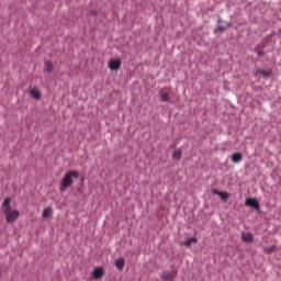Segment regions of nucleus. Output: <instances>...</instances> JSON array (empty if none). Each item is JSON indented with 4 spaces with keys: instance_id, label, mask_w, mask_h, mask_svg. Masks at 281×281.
<instances>
[{
    "instance_id": "obj_15",
    "label": "nucleus",
    "mask_w": 281,
    "mask_h": 281,
    "mask_svg": "<svg viewBox=\"0 0 281 281\" xmlns=\"http://www.w3.org/2000/svg\"><path fill=\"white\" fill-rule=\"evenodd\" d=\"M160 100H161V102H170V94H168V92H164L160 95Z\"/></svg>"
},
{
    "instance_id": "obj_18",
    "label": "nucleus",
    "mask_w": 281,
    "mask_h": 281,
    "mask_svg": "<svg viewBox=\"0 0 281 281\" xmlns=\"http://www.w3.org/2000/svg\"><path fill=\"white\" fill-rule=\"evenodd\" d=\"M218 196H221L223 201H227V199H229V193L221 191V193H218Z\"/></svg>"
},
{
    "instance_id": "obj_5",
    "label": "nucleus",
    "mask_w": 281,
    "mask_h": 281,
    "mask_svg": "<svg viewBox=\"0 0 281 281\" xmlns=\"http://www.w3.org/2000/svg\"><path fill=\"white\" fill-rule=\"evenodd\" d=\"M246 205L248 207H254L255 210H260V204L258 203V200L254 198L246 199Z\"/></svg>"
},
{
    "instance_id": "obj_8",
    "label": "nucleus",
    "mask_w": 281,
    "mask_h": 281,
    "mask_svg": "<svg viewBox=\"0 0 281 281\" xmlns=\"http://www.w3.org/2000/svg\"><path fill=\"white\" fill-rule=\"evenodd\" d=\"M241 240L244 243H254V235L251 233H243Z\"/></svg>"
},
{
    "instance_id": "obj_10",
    "label": "nucleus",
    "mask_w": 281,
    "mask_h": 281,
    "mask_svg": "<svg viewBox=\"0 0 281 281\" xmlns=\"http://www.w3.org/2000/svg\"><path fill=\"white\" fill-rule=\"evenodd\" d=\"M271 74H272L271 70H265V69L256 70V76H263V78H269V76H271Z\"/></svg>"
},
{
    "instance_id": "obj_7",
    "label": "nucleus",
    "mask_w": 281,
    "mask_h": 281,
    "mask_svg": "<svg viewBox=\"0 0 281 281\" xmlns=\"http://www.w3.org/2000/svg\"><path fill=\"white\" fill-rule=\"evenodd\" d=\"M231 159H232L233 164H240V161H243V154L235 153L231 156Z\"/></svg>"
},
{
    "instance_id": "obj_3",
    "label": "nucleus",
    "mask_w": 281,
    "mask_h": 281,
    "mask_svg": "<svg viewBox=\"0 0 281 281\" xmlns=\"http://www.w3.org/2000/svg\"><path fill=\"white\" fill-rule=\"evenodd\" d=\"M108 67L111 69V71H120V67H122V60L111 59L108 64Z\"/></svg>"
},
{
    "instance_id": "obj_11",
    "label": "nucleus",
    "mask_w": 281,
    "mask_h": 281,
    "mask_svg": "<svg viewBox=\"0 0 281 281\" xmlns=\"http://www.w3.org/2000/svg\"><path fill=\"white\" fill-rule=\"evenodd\" d=\"M30 95L34 98V100L41 99V90L37 88H33L30 90Z\"/></svg>"
},
{
    "instance_id": "obj_16",
    "label": "nucleus",
    "mask_w": 281,
    "mask_h": 281,
    "mask_svg": "<svg viewBox=\"0 0 281 281\" xmlns=\"http://www.w3.org/2000/svg\"><path fill=\"white\" fill-rule=\"evenodd\" d=\"M161 279L162 280H175V277L170 272H165L164 274H161Z\"/></svg>"
},
{
    "instance_id": "obj_20",
    "label": "nucleus",
    "mask_w": 281,
    "mask_h": 281,
    "mask_svg": "<svg viewBox=\"0 0 281 281\" xmlns=\"http://www.w3.org/2000/svg\"><path fill=\"white\" fill-rule=\"evenodd\" d=\"M266 251L269 254V252H271V249H269V250H266Z\"/></svg>"
},
{
    "instance_id": "obj_12",
    "label": "nucleus",
    "mask_w": 281,
    "mask_h": 281,
    "mask_svg": "<svg viewBox=\"0 0 281 281\" xmlns=\"http://www.w3.org/2000/svg\"><path fill=\"white\" fill-rule=\"evenodd\" d=\"M114 265L119 271H122L124 269V258H119L114 261Z\"/></svg>"
},
{
    "instance_id": "obj_19",
    "label": "nucleus",
    "mask_w": 281,
    "mask_h": 281,
    "mask_svg": "<svg viewBox=\"0 0 281 281\" xmlns=\"http://www.w3.org/2000/svg\"><path fill=\"white\" fill-rule=\"evenodd\" d=\"M213 194H216L218 196V194H221V191L213 190Z\"/></svg>"
},
{
    "instance_id": "obj_13",
    "label": "nucleus",
    "mask_w": 281,
    "mask_h": 281,
    "mask_svg": "<svg viewBox=\"0 0 281 281\" xmlns=\"http://www.w3.org/2000/svg\"><path fill=\"white\" fill-rule=\"evenodd\" d=\"M44 66H45V71L47 74H52V71H54V64H52V61H45Z\"/></svg>"
},
{
    "instance_id": "obj_14",
    "label": "nucleus",
    "mask_w": 281,
    "mask_h": 281,
    "mask_svg": "<svg viewBox=\"0 0 281 281\" xmlns=\"http://www.w3.org/2000/svg\"><path fill=\"white\" fill-rule=\"evenodd\" d=\"M192 243H198L196 237H189L184 240V245L186 247H190V245H192Z\"/></svg>"
},
{
    "instance_id": "obj_2",
    "label": "nucleus",
    "mask_w": 281,
    "mask_h": 281,
    "mask_svg": "<svg viewBox=\"0 0 281 281\" xmlns=\"http://www.w3.org/2000/svg\"><path fill=\"white\" fill-rule=\"evenodd\" d=\"M80 175L78 171H68L64 175L61 182L59 184V191L65 192L67 188H71L74 186V179H78Z\"/></svg>"
},
{
    "instance_id": "obj_4",
    "label": "nucleus",
    "mask_w": 281,
    "mask_h": 281,
    "mask_svg": "<svg viewBox=\"0 0 281 281\" xmlns=\"http://www.w3.org/2000/svg\"><path fill=\"white\" fill-rule=\"evenodd\" d=\"M93 280H102L104 278V269L102 267H97L92 271Z\"/></svg>"
},
{
    "instance_id": "obj_1",
    "label": "nucleus",
    "mask_w": 281,
    "mask_h": 281,
    "mask_svg": "<svg viewBox=\"0 0 281 281\" xmlns=\"http://www.w3.org/2000/svg\"><path fill=\"white\" fill-rule=\"evenodd\" d=\"M11 203V198H7L2 203V212L5 214L7 223H15L19 216H21V212H19V210H12V206H10Z\"/></svg>"
},
{
    "instance_id": "obj_17",
    "label": "nucleus",
    "mask_w": 281,
    "mask_h": 281,
    "mask_svg": "<svg viewBox=\"0 0 281 281\" xmlns=\"http://www.w3.org/2000/svg\"><path fill=\"white\" fill-rule=\"evenodd\" d=\"M181 155H182L181 149H177V150H175V151L172 153V157H173L175 159H181Z\"/></svg>"
},
{
    "instance_id": "obj_6",
    "label": "nucleus",
    "mask_w": 281,
    "mask_h": 281,
    "mask_svg": "<svg viewBox=\"0 0 281 281\" xmlns=\"http://www.w3.org/2000/svg\"><path fill=\"white\" fill-rule=\"evenodd\" d=\"M53 215H54V209H52V206L45 207L43 210V213H42L43 218H52Z\"/></svg>"
},
{
    "instance_id": "obj_9",
    "label": "nucleus",
    "mask_w": 281,
    "mask_h": 281,
    "mask_svg": "<svg viewBox=\"0 0 281 281\" xmlns=\"http://www.w3.org/2000/svg\"><path fill=\"white\" fill-rule=\"evenodd\" d=\"M218 27L217 30H220L221 32H224V30H227V27H232V22H223L222 20H218Z\"/></svg>"
}]
</instances>
